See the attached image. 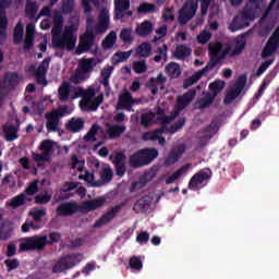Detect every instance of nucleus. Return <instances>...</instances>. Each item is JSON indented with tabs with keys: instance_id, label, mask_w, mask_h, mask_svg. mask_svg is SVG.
I'll return each mask as SVG.
<instances>
[{
	"instance_id": "nucleus-1",
	"label": "nucleus",
	"mask_w": 279,
	"mask_h": 279,
	"mask_svg": "<svg viewBox=\"0 0 279 279\" xmlns=\"http://www.w3.org/2000/svg\"><path fill=\"white\" fill-rule=\"evenodd\" d=\"M52 47L56 49H65V51H73L77 45V26L70 24L64 26V19L58 11L52 13Z\"/></svg>"
},
{
	"instance_id": "nucleus-2",
	"label": "nucleus",
	"mask_w": 279,
	"mask_h": 279,
	"mask_svg": "<svg viewBox=\"0 0 279 279\" xmlns=\"http://www.w3.org/2000/svg\"><path fill=\"white\" fill-rule=\"evenodd\" d=\"M208 49L211 59L208 64H213V69H215V65L218 64V62H221V60L241 56L243 49H245V39H239L231 45L214 41L208 45Z\"/></svg>"
},
{
	"instance_id": "nucleus-3",
	"label": "nucleus",
	"mask_w": 279,
	"mask_h": 279,
	"mask_svg": "<svg viewBox=\"0 0 279 279\" xmlns=\"http://www.w3.org/2000/svg\"><path fill=\"white\" fill-rule=\"evenodd\" d=\"M171 121L172 119L170 117L165 118L162 121L163 126L156 131L144 133L142 135L143 141H158L159 145H165L166 140L162 136V133L170 132V134H175V132L182 130V128H184V123H186V120H184V118L179 119L178 122L174 123V125L169 124L171 123Z\"/></svg>"
},
{
	"instance_id": "nucleus-4",
	"label": "nucleus",
	"mask_w": 279,
	"mask_h": 279,
	"mask_svg": "<svg viewBox=\"0 0 279 279\" xmlns=\"http://www.w3.org/2000/svg\"><path fill=\"white\" fill-rule=\"evenodd\" d=\"M82 100L80 102L81 110L95 111L104 102V94L99 93L98 87H88L81 90Z\"/></svg>"
},
{
	"instance_id": "nucleus-5",
	"label": "nucleus",
	"mask_w": 279,
	"mask_h": 279,
	"mask_svg": "<svg viewBox=\"0 0 279 279\" xmlns=\"http://www.w3.org/2000/svg\"><path fill=\"white\" fill-rule=\"evenodd\" d=\"M100 14L98 17V24L96 25L95 29L93 31V22L95 21V17L90 15V12H93V8L90 7V10L86 12V9L84 8V12L86 14V23H87V34H104L107 32L109 25H110V12L108 9H106L104 5H101Z\"/></svg>"
},
{
	"instance_id": "nucleus-6",
	"label": "nucleus",
	"mask_w": 279,
	"mask_h": 279,
	"mask_svg": "<svg viewBox=\"0 0 279 279\" xmlns=\"http://www.w3.org/2000/svg\"><path fill=\"white\" fill-rule=\"evenodd\" d=\"M258 12L251 9V7L246 5L244 11L238 14L233 21L229 25L230 32H239V29H243L244 27H250V23L258 16Z\"/></svg>"
},
{
	"instance_id": "nucleus-7",
	"label": "nucleus",
	"mask_w": 279,
	"mask_h": 279,
	"mask_svg": "<svg viewBox=\"0 0 279 279\" xmlns=\"http://www.w3.org/2000/svg\"><path fill=\"white\" fill-rule=\"evenodd\" d=\"M158 158V150L155 148L141 149L130 157V163L132 167H145L150 165Z\"/></svg>"
},
{
	"instance_id": "nucleus-8",
	"label": "nucleus",
	"mask_w": 279,
	"mask_h": 279,
	"mask_svg": "<svg viewBox=\"0 0 279 279\" xmlns=\"http://www.w3.org/2000/svg\"><path fill=\"white\" fill-rule=\"evenodd\" d=\"M47 243V235L26 238L21 241L20 252H27L29 250H43Z\"/></svg>"
},
{
	"instance_id": "nucleus-9",
	"label": "nucleus",
	"mask_w": 279,
	"mask_h": 279,
	"mask_svg": "<svg viewBox=\"0 0 279 279\" xmlns=\"http://www.w3.org/2000/svg\"><path fill=\"white\" fill-rule=\"evenodd\" d=\"M80 260H82L81 254L68 255L57 262L52 271L53 274H62V271H66V269H71V267H75Z\"/></svg>"
},
{
	"instance_id": "nucleus-10",
	"label": "nucleus",
	"mask_w": 279,
	"mask_h": 279,
	"mask_svg": "<svg viewBox=\"0 0 279 279\" xmlns=\"http://www.w3.org/2000/svg\"><path fill=\"white\" fill-rule=\"evenodd\" d=\"M12 3V0H1L0 3V45H3L8 33L5 32L8 27V17L5 16V12H3V8H8ZM0 62H3V52L0 50Z\"/></svg>"
},
{
	"instance_id": "nucleus-11",
	"label": "nucleus",
	"mask_w": 279,
	"mask_h": 279,
	"mask_svg": "<svg viewBox=\"0 0 279 279\" xmlns=\"http://www.w3.org/2000/svg\"><path fill=\"white\" fill-rule=\"evenodd\" d=\"M245 84H247V77H245V75L240 76L227 92L225 104H232V101H234V99L241 95L245 88Z\"/></svg>"
},
{
	"instance_id": "nucleus-12",
	"label": "nucleus",
	"mask_w": 279,
	"mask_h": 279,
	"mask_svg": "<svg viewBox=\"0 0 279 279\" xmlns=\"http://www.w3.org/2000/svg\"><path fill=\"white\" fill-rule=\"evenodd\" d=\"M69 112V108L66 106L60 107L59 109L48 113L46 116L47 118V130H50V132H57L58 130V123H60V119L64 117Z\"/></svg>"
},
{
	"instance_id": "nucleus-13",
	"label": "nucleus",
	"mask_w": 279,
	"mask_h": 279,
	"mask_svg": "<svg viewBox=\"0 0 279 279\" xmlns=\"http://www.w3.org/2000/svg\"><path fill=\"white\" fill-rule=\"evenodd\" d=\"M197 12V1H187L179 12L180 25H186Z\"/></svg>"
},
{
	"instance_id": "nucleus-14",
	"label": "nucleus",
	"mask_w": 279,
	"mask_h": 279,
	"mask_svg": "<svg viewBox=\"0 0 279 279\" xmlns=\"http://www.w3.org/2000/svg\"><path fill=\"white\" fill-rule=\"evenodd\" d=\"M49 62H51V59L47 58L40 63L38 69H36V65H32L29 69L31 73L35 75L38 84H43V86H47V78L45 75L49 69Z\"/></svg>"
},
{
	"instance_id": "nucleus-15",
	"label": "nucleus",
	"mask_w": 279,
	"mask_h": 279,
	"mask_svg": "<svg viewBox=\"0 0 279 279\" xmlns=\"http://www.w3.org/2000/svg\"><path fill=\"white\" fill-rule=\"evenodd\" d=\"M134 104H136V100L132 98V94L124 89L118 97V104L116 108L117 110H128V112H132V106H134Z\"/></svg>"
},
{
	"instance_id": "nucleus-16",
	"label": "nucleus",
	"mask_w": 279,
	"mask_h": 279,
	"mask_svg": "<svg viewBox=\"0 0 279 279\" xmlns=\"http://www.w3.org/2000/svg\"><path fill=\"white\" fill-rule=\"evenodd\" d=\"M106 204L105 197H98L93 201H87L78 205L80 213H93L99 208H101Z\"/></svg>"
},
{
	"instance_id": "nucleus-17",
	"label": "nucleus",
	"mask_w": 279,
	"mask_h": 279,
	"mask_svg": "<svg viewBox=\"0 0 279 279\" xmlns=\"http://www.w3.org/2000/svg\"><path fill=\"white\" fill-rule=\"evenodd\" d=\"M193 99H195V92L193 90L185 93L183 96H180L178 98V109L174 110L170 118L172 120L175 119V117L180 114V111L184 110L185 106H189Z\"/></svg>"
},
{
	"instance_id": "nucleus-18",
	"label": "nucleus",
	"mask_w": 279,
	"mask_h": 279,
	"mask_svg": "<svg viewBox=\"0 0 279 279\" xmlns=\"http://www.w3.org/2000/svg\"><path fill=\"white\" fill-rule=\"evenodd\" d=\"M59 99L61 101H73V99H77V93L73 90L71 84L63 82L59 87Z\"/></svg>"
},
{
	"instance_id": "nucleus-19",
	"label": "nucleus",
	"mask_w": 279,
	"mask_h": 279,
	"mask_svg": "<svg viewBox=\"0 0 279 279\" xmlns=\"http://www.w3.org/2000/svg\"><path fill=\"white\" fill-rule=\"evenodd\" d=\"M75 213H80V205L75 202L61 204L57 208V215L59 217H69L71 215H75Z\"/></svg>"
},
{
	"instance_id": "nucleus-20",
	"label": "nucleus",
	"mask_w": 279,
	"mask_h": 279,
	"mask_svg": "<svg viewBox=\"0 0 279 279\" xmlns=\"http://www.w3.org/2000/svg\"><path fill=\"white\" fill-rule=\"evenodd\" d=\"M213 63L207 64L203 70H199L196 73H194L190 78L184 81L183 88H191L193 84H197V82H199V80H202V77H204L206 73L213 71Z\"/></svg>"
},
{
	"instance_id": "nucleus-21",
	"label": "nucleus",
	"mask_w": 279,
	"mask_h": 279,
	"mask_svg": "<svg viewBox=\"0 0 279 279\" xmlns=\"http://www.w3.org/2000/svg\"><path fill=\"white\" fill-rule=\"evenodd\" d=\"M116 19H123V16H132L130 10V0H114Z\"/></svg>"
},
{
	"instance_id": "nucleus-22",
	"label": "nucleus",
	"mask_w": 279,
	"mask_h": 279,
	"mask_svg": "<svg viewBox=\"0 0 279 279\" xmlns=\"http://www.w3.org/2000/svg\"><path fill=\"white\" fill-rule=\"evenodd\" d=\"M208 178H210V170H201L190 180L189 189H191L192 191L197 190V186H199V184H202L205 180H208Z\"/></svg>"
},
{
	"instance_id": "nucleus-23",
	"label": "nucleus",
	"mask_w": 279,
	"mask_h": 279,
	"mask_svg": "<svg viewBox=\"0 0 279 279\" xmlns=\"http://www.w3.org/2000/svg\"><path fill=\"white\" fill-rule=\"evenodd\" d=\"M93 47V33H86L81 37L78 47L76 48L77 56L86 53Z\"/></svg>"
},
{
	"instance_id": "nucleus-24",
	"label": "nucleus",
	"mask_w": 279,
	"mask_h": 279,
	"mask_svg": "<svg viewBox=\"0 0 279 279\" xmlns=\"http://www.w3.org/2000/svg\"><path fill=\"white\" fill-rule=\"evenodd\" d=\"M121 210V206H114L111 210L105 214L100 219L95 222V228H101V226H106V223H110L114 217H117V213Z\"/></svg>"
},
{
	"instance_id": "nucleus-25",
	"label": "nucleus",
	"mask_w": 279,
	"mask_h": 279,
	"mask_svg": "<svg viewBox=\"0 0 279 279\" xmlns=\"http://www.w3.org/2000/svg\"><path fill=\"white\" fill-rule=\"evenodd\" d=\"M193 53V49L190 46L181 44L178 45L172 56L175 60H186Z\"/></svg>"
},
{
	"instance_id": "nucleus-26",
	"label": "nucleus",
	"mask_w": 279,
	"mask_h": 279,
	"mask_svg": "<svg viewBox=\"0 0 279 279\" xmlns=\"http://www.w3.org/2000/svg\"><path fill=\"white\" fill-rule=\"evenodd\" d=\"M151 202H154V196H144L134 205V210H137V213H147L151 208Z\"/></svg>"
},
{
	"instance_id": "nucleus-27",
	"label": "nucleus",
	"mask_w": 279,
	"mask_h": 279,
	"mask_svg": "<svg viewBox=\"0 0 279 279\" xmlns=\"http://www.w3.org/2000/svg\"><path fill=\"white\" fill-rule=\"evenodd\" d=\"M25 202H27V195L25 193H21L13 198L7 201L5 206L12 209L21 208V206H25Z\"/></svg>"
},
{
	"instance_id": "nucleus-28",
	"label": "nucleus",
	"mask_w": 279,
	"mask_h": 279,
	"mask_svg": "<svg viewBox=\"0 0 279 279\" xmlns=\"http://www.w3.org/2000/svg\"><path fill=\"white\" fill-rule=\"evenodd\" d=\"M10 236H12V226L10 221L0 216V240L7 241Z\"/></svg>"
},
{
	"instance_id": "nucleus-29",
	"label": "nucleus",
	"mask_w": 279,
	"mask_h": 279,
	"mask_svg": "<svg viewBox=\"0 0 279 279\" xmlns=\"http://www.w3.org/2000/svg\"><path fill=\"white\" fill-rule=\"evenodd\" d=\"M114 68L111 65H106L100 73V84L105 86L106 90H110V75H112Z\"/></svg>"
},
{
	"instance_id": "nucleus-30",
	"label": "nucleus",
	"mask_w": 279,
	"mask_h": 279,
	"mask_svg": "<svg viewBox=\"0 0 279 279\" xmlns=\"http://www.w3.org/2000/svg\"><path fill=\"white\" fill-rule=\"evenodd\" d=\"M95 66H96L95 59L90 58V59H82L78 62L77 69L81 70L83 73H86V75H90Z\"/></svg>"
},
{
	"instance_id": "nucleus-31",
	"label": "nucleus",
	"mask_w": 279,
	"mask_h": 279,
	"mask_svg": "<svg viewBox=\"0 0 279 279\" xmlns=\"http://www.w3.org/2000/svg\"><path fill=\"white\" fill-rule=\"evenodd\" d=\"M189 169H191V163H186L185 166L181 167L172 175H169L166 179V184H173V182H175V180H180L182 178V175H186Z\"/></svg>"
},
{
	"instance_id": "nucleus-32",
	"label": "nucleus",
	"mask_w": 279,
	"mask_h": 279,
	"mask_svg": "<svg viewBox=\"0 0 279 279\" xmlns=\"http://www.w3.org/2000/svg\"><path fill=\"white\" fill-rule=\"evenodd\" d=\"M126 128L123 124H108L107 134L109 138H119L125 132Z\"/></svg>"
},
{
	"instance_id": "nucleus-33",
	"label": "nucleus",
	"mask_w": 279,
	"mask_h": 279,
	"mask_svg": "<svg viewBox=\"0 0 279 279\" xmlns=\"http://www.w3.org/2000/svg\"><path fill=\"white\" fill-rule=\"evenodd\" d=\"M36 32V26L34 24H28L26 26V36L24 40V49H32L34 46V34Z\"/></svg>"
},
{
	"instance_id": "nucleus-34",
	"label": "nucleus",
	"mask_w": 279,
	"mask_h": 279,
	"mask_svg": "<svg viewBox=\"0 0 279 279\" xmlns=\"http://www.w3.org/2000/svg\"><path fill=\"white\" fill-rule=\"evenodd\" d=\"M182 154H184V148L172 149V151L169 154L165 161V166L171 167V165H175V162H178Z\"/></svg>"
},
{
	"instance_id": "nucleus-35",
	"label": "nucleus",
	"mask_w": 279,
	"mask_h": 279,
	"mask_svg": "<svg viewBox=\"0 0 279 279\" xmlns=\"http://www.w3.org/2000/svg\"><path fill=\"white\" fill-rule=\"evenodd\" d=\"M3 131L5 141H16V138H19V128L12 124H5Z\"/></svg>"
},
{
	"instance_id": "nucleus-36",
	"label": "nucleus",
	"mask_w": 279,
	"mask_h": 279,
	"mask_svg": "<svg viewBox=\"0 0 279 279\" xmlns=\"http://www.w3.org/2000/svg\"><path fill=\"white\" fill-rule=\"evenodd\" d=\"M165 71L167 75H169V77H172V78L180 77V75H182V70L180 69V64L175 62L168 63L166 65Z\"/></svg>"
},
{
	"instance_id": "nucleus-37",
	"label": "nucleus",
	"mask_w": 279,
	"mask_h": 279,
	"mask_svg": "<svg viewBox=\"0 0 279 279\" xmlns=\"http://www.w3.org/2000/svg\"><path fill=\"white\" fill-rule=\"evenodd\" d=\"M104 130L99 124H94L87 134L84 136V141H97V136H101Z\"/></svg>"
},
{
	"instance_id": "nucleus-38",
	"label": "nucleus",
	"mask_w": 279,
	"mask_h": 279,
	"mask_svg": "<svg viewBox=\"0 0 279 279\" xmlns=\"http://www.w3.org/2000/svg\"><path fill=\"white\" fill-rule=\"evenodd\" d=\"M70 132H80L84 128V119L82 118H72L66 125Z\"/></svg>"
},
{
	"instance_id": "nucleus-39",
	"label": "nucleus",
	"mask_w": 279,
	"mask_h": 279,
	"mask_svg": "<svg viewBox=\"0 0 279 279\" xmlns=\"http://www.w3.org/2000/svg\"><path fill=\"white\" fill-rule=\"evenodd\" d=\"M88 77H90L89 74H86L85 72L78 70L77 68L75 73L71 75L70 82H72V84H82V82H86Z\"/></svg>"
},
{
	"instance_id": "nucleus-40",
	"label": "nucleus",
	"mask_w": 279,
	"mask_h": 279,
	"mask_svg": "<svg viewBox=\"0 0 279 279\" xmlns=\"http://www.w3.org/2000/svg\"><path fill=\"white\" fill-rule=\"evenodd\" d=\"M150 82H151L153 86H155L151 88V93H153V95H156V93H158V88H160V89L165 88L167 77H165V75H162V74H159L156 78H151Z\"/></svg>"
},
{
	"instance_id": "nucleus-41",
	"label": "nucleus",
	"mask_w": 279,
	"mask_h": 279,
	"mask_svg": "<svg viewBox=\"0 0 279 279\" xmlns=\"http://www.w3.org/2000/svg\"><path fill=\"white\" fill-rule=\"evenodd\" d=\"M218 130H219V129H218L217 126H209L206 131L201 132V133L198 134V138H201L203 145H204L205 143H208V141H210V138H213V135H214V134H217V131H218Z\"/></svg>"
},
{
	"instance_id": "nucleus-42",
	"label": "nucleus",
	"mask_w": 279,
	"mask_h": 279,
	"mask_svg": "<svg viewBox=\"0 0 279 279\" xmlns=\"http://www.w3.org/2000/svg\"><path fill=\"white\" fill-rule=\"evenodd\" d=\"M156 175H158V169L151 168L140 178V183L142 184V186H145V184L151 182V180H154Z\"/></svg>"
},
{
	"instance_id": "nucleus-43",
	"label": "nucleus",
	"mask_w": 279,
	"mask_h": 279,
	"mask_svg": "<svg viewBox=\"0 0 279 279\" xmlns=\"http://www.w3.org/2000/svg\"><path fill=\"white\" fill-rule=\"evenodd\" d=\"M226 88V82L225 81H215L214 83L209 84V90L211 94V97H217L221 90Z\"/></svg>"
},
{
	"instance_id": "nucleus-44",
	"label": "nucleus",
	"mask_w": 279,
	"mask_h": 279,
	"mask_svg": "<svg viewBox=\"0 0 279 279\" xmlns=\"http://www.w3.org/2000/svg\"><path fill=\"white\" fill-rule=\"evenodd\" d=\"M100 180L102 182H110L112 180V169H110V166L106 163L100 166Z\"/></svg>"
},
{
	"instance_id": "nucleus-45",
	"label": "nucleus",
	"mask_w": 279,
	"mask_h": 279,
	"mask_svg": "<svg viewBox=\"0 0 279 279\" xmlns=\"http://www.w3.org/2000/svg\"><path fill=\"white\" fill-rule=\"evenodd\" d=\"M117 43V33L110 32L102 40V47L105 49H112Z\"/></svg>"
},
{
	"instance_id": "nucleus-46",
	"label": "nucleus",
	"mask_w": 279,
	"mask_h": 279,
	"mask_svg": "<svg viewBox=\"0 0 279 279\" xmlns=\"http://www.w3.org/2000/svg\"><path fill=\"white\" fill-rule=\"evenodd\" d=\"M246 5L251 9H253L258 14H260V12H263L265 10L267 4H266L265 0H250Z\"/></svg>"
},
{
	"instance_id": "nucleus-47",
	"label": "nucleus",
	"mask_w": 279,
	"mask_h": 279,
	"mask_svg": "<svg viewBox=\"0 0 279 279\" xmlns=\"http://www.w3.org/2000/svg\"><path fill=\"white\" fill-rule=\"evenodd\" d=\"M154 119H156V113L146 110L142 113V125H144V128H149V125H151V123H154Z\"/></svg>"
},
{
	"instance_id": "nucleus-48",
	"label": "nucleus",
	"mask_w": 279,
	"mask_h": 279,
	"mask_svg": "<svg viewBox=\"0 0 279 279\" xmlns=\"http://www.w3.org/2000/svg\"><path fill=\"white\" fill-rule=\"evenodd\" d=\"M215 96L213 94H205L197 102L196 108H208L213 104Z\"/></svg>"
},
{
	"instance_id": "nucleus-49",
	"label": "nucleus",
	"mask_w": 279,
	"mask_h": 279,
	"mask_svg": "<svg viewBox=\"0 0 279 279\" xmlns=\"http://www.w3.org/2000/svg\"><path fill=\"white\" fill-rule=\"evenodd\" d=\"M151 22L145 21L136 27V33L140 36H147L148 34H151Z\"/></svg>"
},
{
	"instance_id": "nucleus-50",
	"label": "nucleus",
	"mask_w": 279,
	"mask_h": 279,
	"mask_svg": "<svg viewBox=\"0 0 279 279\" xmlns=\"http://www.w3.org/2000/svg\"><path fill=\"white\" fill-rule=\"evenodd\" d=\"M132 56V50L125 51V52H117L112 57L113 64H119L121 62H125V60H129V58Z\"/></svg>"
},
{
	"instance_id": "nucleus-51",
	"label": "nucleus",
	"mask_w": 279,
	"mask_h": 279,
	"mask_svg": "<svg viewBox=\"0 0 279 279\" xmlns=\"http://www.w3.org/2000/svg\"><path fill=\"white\" fill-rule=\"evenodd\" d=\"M136 53L142 58H149V56H151V45L147 43L140 45V47L136 50Z\"/></svg>"
},
{
	"instance_id": "nucleus-52",
	"label": "nucleus",
	"mask_w": 279,
	"mask_h": 279,
	"mask_svg": "<svg viewBox=\"0 0 279 279\" xmlns=\"http://www.w3.org/2000/svg\"><path fill=\"white\" fill-rule=\"evenodd\" d=\"M80 180H85L87 186H100L99 181L95 180V174L93 172H86L84 175L78 177Z\"/></svg>"
},
{
	"instance_id": "nucleus-53",
	"label": "nucleus",
	"mask_w": 279,
	"mask_h": 279,
	"mask_svg": "<svg viewBox=\"0 0 279 279\" xmlns=\"http://www.w3.org/2000/svg\"><path fill=\"white\" fill-rule=\"evenodd\" d=\"M49 158H51V154L48 151H44L43 154L33 153V160H35L39 167L43 162L49 161Z\"/></svg>"
},
{
	"instance_id": "nucleus-54",
	"label": "nucleus",
	"mask_w": 279,
	"mask_h": 279,
	"mask_svg": "<svg viewBox=\"0 0 279 279\" xmlns=\"http://www.w3.org/2000/svg\"><path fill=\"white\" fill-rule=\"evenodd\" d=\"M23 34H24V27L23 24H21V22H19L14 28V33H13V38H14V43H16V45H19V43H21V40H23Z\"/></svg>"
},
{
	"instance_id": "nucleus-55",
	"label": "nucleus",
	"mask_w": 279,
	"mask_h": 279,
	"mask_svg": "<svg viewBox=\"0 0 279 279\" xmlns=\"http://www.w3.org/2000/svg\"><path fill=\"white\" fill-rule=\"evenodd\" d=\"M90 3L99 8V5H106V0H82V7L85 9V12H90Z\"/></svg>"
},
{
	"instance_id": "nucleus-56",
	"label": "nucleus",
	"mask_w": 279,
	"mask_h": 279,
	"mask_svg": "<svg viewBox=\"0 0 279 279\" xmlns=\"http://www.w3.org/2000/svg\"><path fill=\"white\" fill-rule=\"evenodd\" d=\"M109 159L114 163V165H125V155L121 151H114L113 154L110 155Z\"/></svg>"
},
{
	"instance_id": "nucleus-57",
	"label": "nucleus",
	"mask_w": 279,
	"mask_h": 279,
	"mask_svg": "<svg viewBox=\"0 0 279 279\" xmlns=\"http://www.w3.org/2000/svg\"><path fill=\"white\" fill-rule=\"evenodd\" d=\"M137 12L140 14H147L150 12H156V5L151 4V3H142L140 4Z\"/></svg>"
},
{
	"instance_id": "nucleus-58",
	"label": "nucleus",
	"mask_w": 279,
	"mask_h": 279,
	"mask_svg": "<svg viewBox=\"0 0 279 279\" xmlns=\"http://www.w3.org/2000/svg\"><path fill=\"white\" fill-rule=\"evenodd\" d=\"M120 38L124 43H132V40H134V36H132V28H123L120 33Z\"/></svg>"
},
{
	"instance_id": "nucleus-59",
	"label": "nucleus",
	"mask_w": 279,
	"mask_h": 279,
	"mask_svg": "<svg viewBox=\"0 0 279 279\" xmlns=\"http://www.w3.org/2000/svg\"><path fill=\"white\" fill-rule=\"evenodd\" d=\"M17 82H19V74L16 73H8L4 78L5 86H14V84H17Z\"/></svg>"
},
{
	"instance_id": "nucleus-60",
	"label": "nucleus",
	"mask_w": 279,
	"mask_h": 279,
	"mask_svg": "<svg viewBox=\"0 0 279 279\" xmlns=\"http://www.w3.org/2000/svg\"><path fill=\"white\" fill-rule=\"evenodd\" d=\"M53 145H56V143L51 140H44L40 143L39 149L41 151H47L49 154V151H51L53 149Z\"/></svg>"
},
{
	"instance_id": "nucleus-61",
	"label": "nucleus",
	"mask_w": 279,
	"mask_h": 279,
	"mask_svg": "<svg viewBox=\"0 0 279 279\" xmlns=\"http://www.w3.org/2000/svg\"><path fill=\"white\" fill-rule=\"evenodd\" d=\"M35 202L36 204H49V202H51V194L47 192L44 194H38L35 196Z\"/></svg>"
},
{
	"instance_id": "nucleus-62",
	"label": "nucleus",
	"mask_w": 279,
	"mask_h": 279,
	"mask_svg": "<svg viewBox=\"0 0 279 279\" xmlns=\"http://www.w3.org/2000/svg\"><path fill=\"white\" fill-rule=\"evenodd\" d=\"M210 38H213V35L210 34V32H208V31H203V32L197 36V43H199V45H206V43H208V40H210Z\"/></svg>"
},
{
	"instance_id": "nucleus-63",
	"label": "nucleus",
	"mask_w": 279,
	"mask_h": 279,
	"mask_svg": "<svg viewBox=\"0 0 279 279\" xmlns=\"http://www.w3.org/2000/svg\"><path fill=\"white\" fill-rule=\"evenodd\" d=\"M133 70L135 73H145L147 71V63L145 61H135L133 63Z\"/></svg>"
},
{
	"instance_id": "nucleus-64",
	"label": "nucleus",
	"mask_w": 279,
	"mask_h": 279,
	"mask_svg": "<svg viewBox=\"0 0 279 279\" xmlns=\"http://www.w3.org/2000/svg\"><path fill=\"white\" fill-rule=\"evenodd\" d=\"M162 19L166 23L175 21V15L173 14V8H168L162 12Z\"/></svg>"
}]
</instances>
